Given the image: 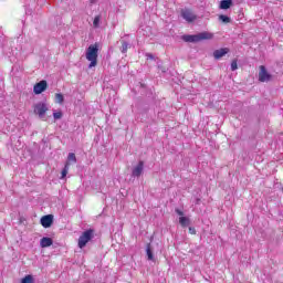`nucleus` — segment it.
I'll list each match as a JSON object with an SVG mask.
<instances>
[{"label":"nucleus","mask_w":283,"mask_h":283,"mask_svg":"<svg viewBox=\"0 0 283 283\" xmlns=\"http://www.w3.org/2000/svg\"><path fill=\"white\" fill-rule=\"evenodd\" d=\"M129 49V44L127 42L122 43V53H127V50Z\"/></svg>","instance_id":"4be33fe9"},{"label":"nucleus","mask_w":283,"mask_h":283,"mask_svg":"<svg viewBox=\"0 0 283 283\" xmlns=\"http://www.w3.org/2000/svg\"><path fill=\"white\" fill-rule=\"evenodd\" d=\"M49 109L50 107H48V105L44 102H39L33 105V114L39 116V118H44Z\"/></svg>","instance_id":"20e7f679"},{"label":"nucleus","mask_w":283,"mask_h":283,"mask_svg":"<svg viewBox=\"0 0 283 283\" xmlns=\"http://www.w3.org/2000/svg\"><path fill=\"white\" fill-rule=\"evenodd\" d=\"M101 25V15H96L93 20V28H98Z\"/></svg>","instance_id":"aec40b11"},{"label":"nucleus","mask_w":283,"mask_h":283,"mask_svg":"<svg viewBox=\"0 0 283 283\" xmlns=\"http://www.w3.org/2000/svg\"><path fill=\"white\" fill-rule=\"evenodd\" d=\"M213 39V33L209 31H203L193 35H182V41L186 43H200V41H211Z\"/></svg>","instance_id":"f257e3e1"},{"label":"nucleus","mask_w":283,"mask_h":283,"mask_svg":"<svg viewBox=\"0 0 283 283\" xmlns=\"http://www.w3.org/2000/svg\"><path fill=\"white\" fill-rule=\"evenodd\" d=\"M53 118L55 120H61V118H63V113L61 111L53 113Z\"/></svg>","instance_id":"412c9836"},{"label":"nucleus","mask_w":283,"mask_h":283,"mask_svg":"<svg viewBox=\"0 0 283 283\" xmlns=\"http://www.w3.org/2000/svg\"><path fill=\"white\" fill-rule=\"evenodd\" d=\"M45 90H48V81H45V80H42V81L35 83L33 86V93L36 95L43 94V92H45Z\"/></svg>","instance_id":"0eeeda50"},{"label":"nucleus","mask_w":283,"mask_h":283,"mask_svg":"<svg viewBox=\"0 0 283 283\" xmlns=\"http://www.w3.org/2000/svg\"><path fill=\"white\" fill-rule=\"evenodd\" d=\"M231 6H233V0H221L219 8L220 10H229Z\"/></svg>","instance_id":"f8f14e48"},{"label":"nucleus","mask_w":283,"mask_h":283,"mask_svg":"<svg viewBox=\"0 0 283 283\" xmlns=\"http://www.w3.org/2000/svg\"><path fill=\"white\" fill-rule=\"evenodd\" d=\"M145 167L144 161H139L138 165L133 169V176L138 178L143 174V169Z\"/></svg>","instance_id":"9d476101"},{"label":"nucleus","mask_w":283,"mask_h":283,"mask_svg":"<svg viewBox=\"0 0 283 283\" xmlns=\"http://www.w3.org/2000/svg\"><path fill=\"white\" fill-rule=\"evenodd\" d=\"M94 238V230L93 229H88L86 231H84L77 241V247L78 249H85V247H87V243L91 242V240Z\"/></svg>","instance_id":"7ed1b4c3"},{"label":"nucleus","mask_w":283,"mask_h":283,"mask_svg":"<svg viewBox=\"0 0 283 283\" xmlns=\"http://www.w3.org/2000/svg\"><path fill=\"white\" fill-rule=\"evenodd\" d=\"M181 17L188 23H193V21H196V19H198V17L193 13V11L191 9H182Z\"/></svg>","instance_id":"423d86ee"},{"label":"nucleus","mask_w":283,"mask_h":283,"mask_svg":"<svg viewBox=\"0 0 283 283\" xmlns=\"http://www.w3.org/2000/svg\"><path fill=\"white\" fill-rule=\"evenodd\" d=\"M189 233H190V235H196V228L190 227L189 228Z\"/></svg>","instance_id":"393cba45"},{"label":"nucleus","mask_w":283,"mask_h":283,"mask_svg":"<svg viewBox=\"0 0 283 283\" xmlns=\"http://www.w3.org/2000/svg\"><path fill=\"white\" fill-rule=\"evenodd\" d=\"M67 171H70V163H65V166L61 172V178H65V176H67Z\"/></svg>","instance_id":"a211bd4d"},{"label":"nucleus","mask_w":283,"mask_h":283,"mask_svg":"<svg viewBox=\"0 0 283 283\" xmlns=\"http://www.w3.org/2000/svg\"><path fill=\"white\" fill-rule=\"evenodd\" d=\"M146 254H147L148 260H150V261L154 260V252H151V243L147 244Z\"/></svg>","instance_id":"dca6fc26"},{"label":"nucleus","mask_w":283,"mask_h":283,"mask_svg":"<svg viewBox=\"0 0 283 283\" xmlns=\"http://www.w3.org/2000/svg\"><path fill=\"white\" fill-rule=\"evenodd\" d=\"M146 57H147V59H150V61H154V54H151V53H147V54H146Z\"/></svg>","instance_id":"a878e982"},{"label":"nucleus","mask_w":283,"mask_h":283,"mask_svg":"<svg viewBox=\"0 0 283 283\" xmlns=\"http://www.w3.org/2000/svg\"><path fill=\"white\" fill-rule=\"evenodd\" d=\"M65 101V97L63 96L62 93H56L55 94V103L59 105H63V102Z\"/></svg>","instance_id":"2eb2a0df"},{"label":"nucleus","mask_w":283,"mask_h":283,"mask_svg":"<svg viewBox=\"0 0 283 283\" xmlns=\"http://www.w3.org/2000/svg\"><path fill=\"white\" fill-rule=\"evenodd\" d=\"M259 81L260 83H269V81H271L272 76L269 73V71H266V66L261 65L259 66Z\"/></svg>","instance_id":"39448f33"},{"label":"nucleus","mask_w":283,"mask_h":283,"mask_svg":"<svg viewBox=\"0 0 283 283\" xmlns=\"http://www.w3.org/2000/svg\"><path fill=\"white\" fill-rule=\"evenodd\" d=\"M226 54H229V48H223V49L213 51V57L217 61H220V59H222V56H226Z\"/></svg>","instance_id":"1a4fd4ad"},{"label":"nucleus","mask_w":283,"mask_h":283,"mask_svg":"<svg viewBox=\"0 0 283 283\" xmlns=\"http://www.w3.org/2000/svg\"><path fill=\"white\" fill-rule=\"evenodd\" d=\"M86 59L90 61L88 67L98 65V43L91 44L86 50Z\"/></svg>","instance_id":"f03ea898"},{"label":"nucleus","mask_w":283,"mask_h":283,"mask_svg":"<svg viewBox=\"0 0 283 283\" xmlns=\"http://www.w3.org/2000/svg\"><path fill=\"white\" fill-rule=\"evenodd\" d=\"M175 211H176L177 216H181V218H185V217H184V216H185V212H182V210L176 209Z\"/></svg>","instance_id":"b1692460"},{"label":"nucleus","mask_w":283,"mask_h":283,"mask_svg":"<svg viewBox=\"0 0 283 283\" xmlns=\"http://www.w3.org/2000/svg\"><path fill=\"white\" fill-rule=\"evenodd\" d=\"M219 21H222V23H231V18L228 15L221 14L219 15Z\"/></svg>","instance_id":"6ab92c4d"},{"label":"nucleus","mask_w":283,"mask_h":283,"mask_svg":"<svg viewBox=\"0 0 283 283\" xmlns=\"http://www.w3.org/2000/svg\"><path fill=\"white\" fill-rule=\"evenodd\" d=\"M231 70L232 72H235V70H238V60H233L231 62Z\"/></svg>","instance_id":"5701e85b"},{"label":"nucleus","mask_w":283,"mask_h":283,"mask_svg":"<svg viewBox=\"0 0 283 283\" xmlns=\"http://www.w3.org/2000/svg\"><path fill=\"white\" fill-rule=\"evenodd\" d=\"M179 224L182 227V229H185L191 224V220L187 217H180Z\"/></svg>","instance_id":"ddd939ff"},{"label":"nucleus","mask_w":283,"mask_h":283,"mask_svg":"<svg viewBox=\"0 0 283 283\" xmlns=\"http://www.w3.org/2000/svg\"><path fill=\"white\" fill-rule=\"evenodd\" d=\"M53 222H54V216L52 214H46L41 218V224L42 227H44V229H50Z\"/></svg>","instance_id":"6e6552de"},{"label":"nucleus","mask_w":283,"mask_h":283,"mask_svg":"<svg viewBox=\"0 0 283 283\" xmlns=\"http://www.w3.org/2000/svg\"><path fill=\"white\" fill-rule=\"evenodd\" d=\"M66 163H69V167H70V165H72V163L76 164V154L70 153L67 156Z\"/></svg>","instance_id":"4468645a"},{"label":"nucleus","mask_w":283,"mask_h":283,"mask_svg":"<svg viewBox=\"0 0 283 283\" xmlns=\"http://www.w3.org/2000/svg\"><path fill=\"white\" fill-rule=\"evenodd\" d=\"M281 191H283V187L281 188Z\"/></svg>","instance_id":"bb28decb"},{"label":"nucleus","mask_w":283,"mask_h":283,"mask_svg":"<svg viewBox=\"0 0 283 283\" xmlns=\"http://www.w3.org/2000/svg\"><path fill=\"white\" fill-rule=\"evenodd\" d=\"M52 244H54L52 238L44 237L40 240V247L42 249H48V247H52Z\"/></svg>","instance_id":"9b49d317"},{"label":"nucleus","mask_w":283,"mask_h":283,"mask_svg":"<svg viewBox=\"0 0 283 283\" xmlns=\"http://www.w3.org/2000/svg\"><path fill=\"white\" fill-rule=\"evenodd\" d=\"M21 283H34V277L28 274L21 280Z\"/></svg>","instance_id":"f3484780"}]
</instances>
